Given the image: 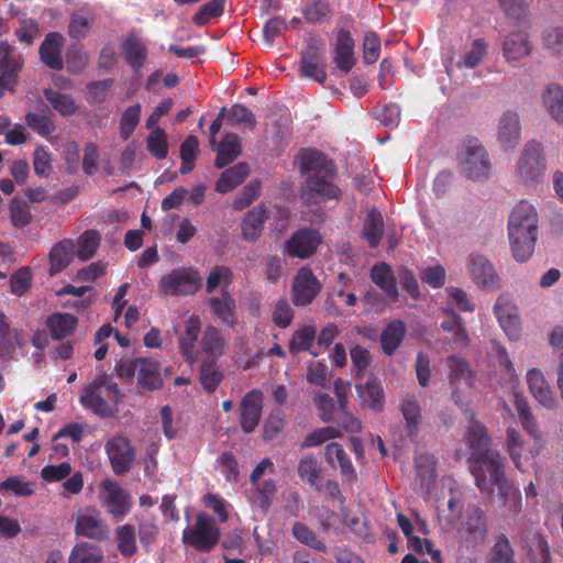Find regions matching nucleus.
Here are the masks:
<instances>
[{
    "label": "nucleus",
    "mask_w": 563,
    "mask_h": 563,
    "mask_svg": "<svg viewBox=\"0 0 563 563\" xmlns=\"http://www.w3.org/2000/svg\"><path fill=\"white\" fill-rule=\"evenodd\" d=\"M466 439L471 450L470 459L476 463L472 471L476 486L488 494L496 488L509 511L517 514L521 509V494L507 484L500 455L489 449L485 428L478 421L470 420Z\"/></svg>",
    "instance_id": "nucleus-1"
},
{
    "label": "nucleus",
    "mask_w": 563,
    "mask_h": 563,
    "mask_svg": "<svg viewBox=\"0 0 563 563\" xmlns=\"http://www.w3.org/2000/svg\"><path fill=\"white\" fill-rule=\"evenodd\" d=\"M514 405L518 412L522 428L533 439V444L529 448L527 454H525V443L518 431L512 428L507 430L506 446L509 456L520 472H526L528 459H534L538 456L544 446L542 434L538 428L537 421L531 413L527 399L520 393H514Z\"/></svg>",
    "instance_id": "nucleus-2"
},
{
    "label": "nucleus",
    "mask_w": 563,
    "mask_h": 563,
    "mask_svg": "<svg viewBox=\"0 0 563 563\" xmlns=\"http://www.w3.org/2000/svg\"><path fill=\"white\" fill-rule=\"evenodd\" d=\"M538 223V212L531 202L521 200L511 209L508 217V236L516 261L525 262L533 254Z\"/></svg>",
    "instance_id": "nucleus-3"
},
{
    "label": "nucleus",
    "mask_w": 563,
    "mask_h": 563,
    "mask_svg": "<svg viewBox=\"0 0 563 563\" xmlns=\"http://www.w3.org/2000/svg\"><path fill=\"white\" fill-rule=\"evenodd\" d=\"M118 384L106 373L87 384L79 397L81 406L101 418L112 417L121 399Z\"/></svg>",
    "instance_id": "nucleus-4"
},
{
    "label": "nucleus",
    "mask_w": 563,
    "mask_h": 563,
    "mask_svg": "<svg viewBox=\"0 0 563 563\" xmlns=\"http://www.w3.org/2000/svg\"><path fill=\"white\" fill-rule=\"evenodd\" d=\"M547 169L543 145L531 140L525 144L515 166L516 179L525 186H534L542 181Z\"/></svg>",
    "instance_id": "nucleus-5"
},
{
    "label": "nucleus",
    "mask_w": 563,
    "mask_h": 563,
    "mask_svg": "<svg viewBox=\"0 0 563 563\" xmlns=\"http://www.w3.org/2000/svg\"><path fill=\"white\" fill-rule=\"evenodd\" d=\"M120 378H136L137 385L145 390H156L163 386L161 363L148 357L121 360L115 365Z\"/></svg>",
    "instance_id": "nucleus-6"
},
{
    "label": "nucleus",
    "mask_w": 563,
    "mask_h": 563,
    "mask_svg": "<svg viewBox=\"0 0 563 563\" xmlns=\"http://www.w3.org/2000/svg\"><path fill=\"white\" fill-rule=\"evenodd\" d=\"M202 279L192 267L174 268L158 280L157 291L165 297L191 296L201 287Z\"/></svg>",
    "instance_id": "nucleus-7"
},
{
    "label": "nucleus",
    "mask_w": 563,
    "mask_h": 563,
    "mask_svg": "<svg viewBox=\"0 0 563 563\" xmlns=\"http://www.w3.org/2000/svg\"><path fill=\"white\" fill-rule=\"evenodd\" d=\"M459 165L468 179H482L489 175L492 163L487 151L477 139L465 140L460 154Z\"/></svg>",
    "instance_id": "nucleus-8"
},
{
    "label": "nucleus",
    "mask_w": 563,
    "mask_h": 563,
    "mask_svg": "<svg viewBox=\"0 0 563 563\" xmlns=\"http://www.w3.org/2000/svg\"><path fill=\"white\" fill-rule=\"evenodd\" d=\"M220 530L213 518L199 514L194 525L183 531V542L199 552L211 551L219 542Z\"/></svg>",
    "instance_id": "nucleus-9"
},
{
    "label": "nucleus",
    "mask_w": 563,
    "mask_h": 563,
    "mask_svg": "<svg viewBox=\"0 0 563 563\" xmlns=\"http://www.w3.org/2000/svg\"><path fill=\"white\" fill-rule=\"evenodd\" d=\"M100 504L114 518H123L132 507V498L118 482L104 479L100 483Z\"/></svg>",
    "instance_id": "nucleus-10"
},
{
    "label": "nucleus",
    "mask_w": 563,
    "mask_h": 563,
    "mask_svg": "<svg viewBox=\"0 0 563 563\" xmlns=\"http://www.w3.org/2000/svg\"><path fill=\"white\" fill-rule=\"evenodd\" d=\"M493 311L506 336L510 341H519L522 334L521 318L512 300L508 296H499Z\"/></svg>",
    "instance_id": "nucleus-11"
},
{
    "label": "nucleus",
    "mask_w": 563,
    "mask_h": 563,
    "mask_svg": "<svg viewBox=\"0 0 563 563\" xmlns=\"http://www.w3.org/2000/svg\"><path fill=\"white\" fill-rule=\"evenodd\" d=\"M340 189L323 177L309 176L301 191V198L308 207L319 206L329 200H338Z\"/></svg>",
    "instance_id": "nucleus-12"
},
{
    "label": "nucleus",
    "mask_w": 563,
    "mask_h": 563,
    "mask_svg": "<svg viewBox=\"0 0 563 563\" xmlns=\"http://www.w3.org/2000/svg\"><path fill=\"white\" fill-rule=\"evenodd\" d=\"M75 531L78 536L88 539H103L108 536L109 529L101 512L92 507L80 509L76 514Z\"/></svg>",
    "instance_id": "nucleus-13"
},
{
    "label": "nucleus",
    "mask_w": 563,
    "mask_h": 563,
    "mask_svg": "<svg viewBox=\"0 0 563 563\" xmlns=\"http://www.w3.org/2000/svg\"><path fill=\"white\" fill-rule=\"evenodd\" d=\"M106 452L115 474L122 475L130 471L135 459V451L129 439L120 435L111 438L106 443Z\"/></svg>",
    "instance_id": "nucleus-14"
},
{
    "label": "nucleus",
    "mask_w": 563,
    "mask_h": 563,
    "mask_svg": "<svg viewBox=\"0 0 563 563\" xmlns=\"http://www.w3.org/2000/svg\"><path fill=\"white\" fill-rule=\"evenodd\" d=\"M228 340L220 329L209 325L198 343L197 360L218 361L228 350Z\"/></svg>",
    "instance_id": "nucleus-15"
},
{
    "label": "nucleus",
    "mask_w": 563,
    "mask_h": 563,
    "mask_svg": "<svg viewBox=\"0 0 563 563\" xmlns=\"http://www.w3.org/2000/svg\"><path fill=\"white\" fill-rule=\"evenodd\" d=\"M264 395L254 389L241 400L239 408L240 424L244 432L250 433L258 426L262 417Z\"/></svg>",
    "instance_id": "nucleus-16"
},
{
    "label": "nucleus",
    "mask_w": 563,
    "mask_h": 563,
    "mask_svg": "<svg viewBox=\"0 0 563 563\" xmlns=\"http://www.w3.org/2000/svg\"><path fill=\"white\" fill-rule=\"evenodd\" d=\"M467 268L472 280L482 288L498 286V276L494 266L484 255L472 253L467 257Z\"/></svg>",
    "instance_id": "nucleus-17"
},
{
    "label": "nucleus",
    "mask_w": 563,
    "mask_h": 563,
    "mask_svg": "<svg viewBox=\"0 0 563 563\" xmlns=\"http://www.w3.org/2000/svg\"><path fill=\"white\" fill-rule=\"evenodd\" d=\"M497 141L504 148H515L521 137L520 117L517 111L507 110L498 120Z\"/></svg>",
    "instance_id": "nucleus-18"
},
{
    "label": "nucleus",
    "mask_w": 563,
    "mask_h": 563,
    "mask_svg": "<svg viewBox=\"0 0 563 563\" xmlns=\"http://www.w3.org/2000/svg\"><path fill=\"white\" fill-rule=\"evenodd\" d=\"M526 383L533 399L547 409H552L558 401L544 374L539 368H530L526 374Z\"/></svg>",
    "instance_id": "nucleus-19"
},
{
    "label": "nucleus",
    "mask_w": 563,
    "mask_h": 563,
    "mask_svg": "<svg viewBox=\"0 0 563 563\" xmlns=\"http://www.w3.org/2000/svg\"><path fill=\"white\" fill-rule=\"evenodd\" d=\"M320 289L321 285L310 269H299L292 284L295 305L307 306L311 303Z\"/></svg>",
    "instance_id": "nucleus-20"
},
{
    "label": "nucleus",
    "mask_w": 563,
    "mask_h": 563,
    "mask_svg": "<svg viewBox=\"0 0 563 563\" xmlns=\"http://www.w3.org/2000/svg\"><path fill=\"white\" fill-rule=\"evenodd\" d=\"M325 67L321 49L314 44H309L302 51L299 66L301 76L322 84L327 78Z\"/></svg>",
    "instance_id": "nucleus-21"
},
{
    "label": "nucleus",
    "mask_w": 563,
    "mask_h": 563,
    "mask_svg": "<svg viewBox=\"0 0 563 563\" xmlns=\"http://www.w3.org/2000/svg\"><path fill=\"white\" fill-rule=\"evenodd\" d=\"M320 242L321 236L316 230L302 229L287 241L286 250L292 257L307 258L317 251Z\"/></svg>",
    "instance_id": "nucleus-22"
},
{
    "label": "nucleus",
    "mask_w": 563,
    "mask_h": 563,
    "mask_svg": "<svg viewBox=\"0 0 563 563\" xmlns=\"http://www.w3.org/2000/svg\"><path fill=\"white\" fill-rule=\"evenodd\" d=\"M23 59L14 55V48L8 42H0V97L21 69Z\"/></svg>",
    "instance_id": "nucleus-23"
},
{
    "label": "nucleus",
    "mask_w": 563,
    "mask_h": 563,
    "mask_svg": "<svg viewBox=\"0 0 563 563\" xmlns=\"http://www.w3.org/2000/svg\"><path fill=\"white\" fill-rule=\"evenodd\" d=\"M211 146L217 153L214 164L218 168H223L242 154L241 141L234 133H224L222 140Z\"/></svg>",
    "instance_id": "nucleus-24"
},
{
    "label": "nucleus",
    "mask_w": 563,
    "mask_h": 563,
    "mask_svg": "<svg viewBox=\"0 0 563 563\" xmlns=\"http://www.w3.org/2000/svg\"><path fill=\"white\" fill-rule=\"evenodd\" d=\"M64 42V36L57 32L48 33L45 36L40 47V55L46 66L57 70L63 68L62 48Z\"/></svg>",
    "instance_id": "nucleus-25"
},
{
    "label": "nucleus",
    "mask_w": 563,
    "mask_h": 563,
    "mask_svg": "<svg viewBox=\"0 0 563 563\" xmlns=\"http://www.w3.org/2000/svg\"><path fill=\"white\" fill-rule=\"evenodd\" d=\"M200 329L201 321L199 317L191 316L186 320L184 333L179 338L180 352L190 364L197 360L198 347H196V343Z\"/></svg>",
    "instance_id": "nucleus-26"
},
{
    "label": "nucleus",
    "mask_w": 563,
    "mask_h": 563,
    "mask_svg": "<svg viewBox=\"0 0 563 563\" xmlns=\"http://www.w3.org/2000/svg\"><path fill=\"white\" fill-rule=\"evenodd\" d=\"M531 45L523 30L510 33L503 41V54L507 60H519L528 56Z\"/></svg>",
    "instance_id": "nucleus-27"
},
{
    "label": "nucleus",
    "mask_w": 563,
    "mask_h": 563,
    "mask_svg": "<svg viewBox=\"0 0 563 563\" xmlns=\"http://www.w3.org/2000/svg\"><path fill=\"white\" fill-rule=\"evenodd\" d=\"M210 309L223 324L234 325L236 322L235 310L236 305L234 298L228 290H223L220 296L212 297L210 300Z\"/></svg>",
    "instance_id": "nucleus-28"
},
{
    "label": "nucleus",
    "mask_w": 563,
    "mask_h": 563,
    "mask_svg": "<svg viewBox=\"0 0 563 563\" xmlns=\"http://www.w3.org/2000/svg\"><path fill=\"white\" fill-rule=\"evenodd\" d=\"M96 14L89 7H80L70 15L68 34L73 38H84L95 24Z\"/></svg>",
    "instance_id": "nucleus-29"
},
{
    "label": "nucleus",
    "mask_w": 563,
    "mask_h": 563,
    "mask_svg": "<svg viewBox=\"0 0 563 563\" xmlns=\"http://www.w3.org/2000/svg\"><path fill=\"white\" fill-rule=\"evenodd\" d=\"M249 499L251 504L260 508L264 514L269 509L276 492V484L273 479L251 483Z\"/></svg>",
    "instance_id": "nucleus-30"
},
{
    "label": "nucleus",
    "mask_w": 563,
    "mask_h": 563,
    "mask_svg": "<svg viewBox=\"0 0 563 563\" xmlns=\"http://www.w3.org/2000/svg\"><path fill=\"white\" fill-rule=\"evenodd\" d=\"M23 344V338L18 329H11L7 318L0 312V358H11L16 346Z\"/></svg>",
    "instance_id": "nucleus-31"
},
{
    "label": "nucleus",
    "mask_w": 563,
    "mask_h": 563,
    "mask_svg": "<svg viewBox=\"0 0 563 563\" xmlns=\"http://www.w3.org/2000/svg\"><path fill=\"white\" fill-rule=\"evenodd\" d=\"M399 410L402 415L406 430L410 434L415 433L422 419V410L417 396L406 394L400 400Z\"/></svg>",
    "instance_id": "nucleus-32"
},
{
    "label": "nucleus",
    "mask_w": 563,
    "mask_h": 563,
    "mask_svg": "<svg viewBox=\"0 0 563 563\" xmlns=\"http://www.w3.org/2000/svg\"><path fill=\"white\" fill-rule=\"evenodd\" d=\"M449 367L450 384L454 388L470 387L473 383V372L465 360L450 356L446 361Z\"/></svg>",
    "instance_id": "nucleus-33"
},
{
    "label": "nucleus",
    "mask_w": 563,
    "mask_h": 563,
    "mask_svg": "<svg viewBox=\"0 0 563 563\" xmlns=\"http://www.w3.org/2000/svg\"><path fill=\"white\" fill-rule=\"evenodd\" d=\"M267 218V210L264 206H257L250 210L242 221V234L247 241H255L263 231Z\"/></svg>",
    "instance_id": "nucleus-34"
},
{
    "label": "nucleus",
    "mask_w": 563,
    "mask_h": 563,
    "mask_svg": "<svg viewBox=\"0 0 563 563\" xmlns=\"http://www.w3.org/2000/svg\"><path fill=\"white\" fill-rule=\"evenodd\" d=\"M298 162L301 173H314L319 176L320 173H329L331 170V163L325 155L316 150H302L298 155Z\"/></svg>",
    "instance_id": "nucleus-35"
},
{
    "label": "nucleus",
    "mask_w": 563,
    "mask_h": 563,
    "mask_svg": "<svg viewBox=\"0 0 563 563\" xmlns=\"http://www.w3.org/2000/svg\"><path fill=\"white\" fill-rule=\"evenodd\" d=\"M356 390L362 404L374 411L384 408V391L376 378H369L365 385H357Z\"/></svg>",
    "instance_id": "nucleus-36"
},
{
    "label": "nucleus",
    "mask_w": 563,
    "mask_h": 563,
    "mask_svg": "<svg viewBox=\"0 0 563 563\" xmlns=\"http://www.w3.org/2000/svg\"><path fill=\"white\" fill-rule=\"evenodd\" d=\"M371 277L372 280L391 299V301L398 300L399 294L396 286V278L391 268L387 264L380 263L373 266Z\"/></svg>",
    "instance_id": "nucleus-37"
},
{
    "label": "nucleus",
    "mask_w": 563,
    "mask_h": 563,
    "mask_svg": "<svg viewBox=\"0 0 563 563\" xmlns=\"http://www.w3.org/2000/svg\"><path fill=\"white\" fill-rule=\"evenodd\" d=\"M77 325V318L67 312H57L46 320V327L53 339L62 340L70 335Z\"/></svg>",
    "instance_id": "nucleus-38"
},
{
    "label": "nucleus",
    "mask_w": 563,
    "mask_h": 563,
    "mask_svg": "<svg viewBox=\"0 0 563 563\" xmlns=\"http://www.w3.org/2000/svg\"><path fill=\"white\" fill-rule=\"evenodd\" d=\"M75 255V243L71 240H63L58 242L49 253L51 274H57L65 269Z\"/></svg>",
    "instance_id": "nucleus-39"
},
{
    "label": "nucleus",
    "mask_w": 563,
    "mask_h": 563,
    "mask_svg": "<svg viewBox=\"0 0 563 563\" xmlns=\"http://www.w3.org/2000/svg\"><path fill=\"white\" fill-rule=\"evenodd\" d=\"M249 173L250 168L245 163H239L225 169L216 184V190L221 194L231 191L244 181Z\"/></svg>",
    "instance_id": "nucleus-40"
},
{
    "label": "nucleus",
    "mask_w": 563,
    "mask_h": 563,
    "mask_svg": "<svg viewBox=\"0 0 563 563\" xmlns=\"http://www.w3.org/2000/svg\"><path fill=\"white\" fill-rule=\"evenodd\" d=\"M354 42L347 32L341 31L336 37L334 62L336 66L349 71L354 65Z\"/></svg>",
    "instance_id": "nucleus-41"
},
{
    "label": "nucleus",
    "mask_w": 563,
    "mask_h": 563,
    "mask_svg": "<svg viewBox=\"0 0 563 563\" xmlns=\"http://www.w3.org/2000/svg\"><path fill=\"white\" fill-rule=\"evenodd\" d=\"M325 460L332 466H335L336 462L338 466L340 467L341 474L347 481H352L355 478V470L353 467V464L350 461L346 452L340 444L331 442L325 446Z\"/></svg>",
    "instance_id": "nucleus-42"
},
{
    "label": "nucleus",
    "mask_w": 563,
    "mask_h": 563,
    "mask_svg": "<svg viewBox=\"0 0 563 563\" xmlns=\"http://www.w3.org/2000/svg\"><path fill=\"white\" fill-rule=\"evenodd\" d=\"M200 383L205 390L212 393L217 389L224 377L223 368L218 361L198 360Z\"/></svg>",
    "instance_id": "nucleus-43"
},
{
    "label": "nucleus",
    "mask_w": 563,
    "mask_h": 563,
    "mask_svg": "<svg viewBox=\"0 0 563 563\" xmlns=\"http://www.w3.org/2000/svg\"><path fill=\"white\" fill-rule=\"evenodd\" d=\"M102 549L93 543L80 542L70 551L68 563H103Z\"/></svg>",
    "instance_id": "nucleus-44"
},
{
    "label": "nucleus",
    "mask_w": 563,
    "mask_h": 563,
    "mask_svg": "<svg viewBox=\"0 0 563 563\" xmlns=\"http://www.w3.org/2000/svg\"><path fill=\"white\" fill-rule=\"evenodd\" d=\"M462 537L467 536L472 541L482 540L486 533L483 512L478 508H471L467 511V519L459 528Z\"/></svg>",
    "instance_id": "nucleus-45"
},
{
    "label": "nucleus",
    "mask_w": 563,
    "mask_h": 563,
    "mask_svg": "<svg viewBox=\"0 0 563 563\" xmlns=\"http://www.w3.org/2000/svg\"><path fill=\"white\" fill-rule=\"evenodd\" d=\"M542 103L549 114L558 122L563 120V88L556 84L549 85L543 91Z\"/></svg>",
    "instance_id": "nucleus-46"
},
{
    "label": "nucleus",
    "mask_w": 563,
    "mask_h": 563,
    "mask_svg": "<svg viewBox=\"0 0 563 563\" xmlns=\"http://www.w3.org/2000/svg\"><path fill=\"white\" fill-rule=\"evenodd\" d=\"M44 97L53 109L63 117L73 115L78 110V104L68 93L48 88L44 90Z\"/></svg>",
    "instance_id": "nucleus-47"
},
{
    "label": "nucleus",
    "mask_w": 563,
    "mask_h": 563,
    "mask_svg": "<svg viewBox=\"0 0 563 563\" xmlns=\"http://www.w3.org/2000/svg\"><path fill=\"white\" fill-rule=\"evenodd\" d=\"M321 465L316 456L312 454L305 455L298 464L297 472L299 477L307 482L316 490L321 489L319 483L321 475Z\"/></svg>",
    "instance_id": "nucleus-48"
},
{
    "label": "nucleus",
    "mask_w": 563,
    "mask_h": 563,
    "mask_svg": "<svg viewBox=\"0 0 563 563\" xmlns=\"http://www.w3.org/2000/svg\"><path fill=\"white\" fill-rule=\"evenodd\" d=\"M384 233L383 216L377 210H371L363 224V236L371 247H376Z\"/></svg>",
    "instance_id": "nucleus-49"
},
{
    "label": "nucleus",
    "mask_w": 563,
    "mask_h": 563,
    "mask_svg": "<svg viewBox=\"0 0 563 563\" xmlns=\"http://www.w3.org/2000/svg\"><path fill=\"white\" fill-rule=\"evenodd\" d=\"M406 333L405 323L401 321L390 322L382 333L380 341L384 352L393 354L400 345Z\"/></svg>",
    "instance_id": "nucleus-50"
},
{
    "label": "nucleus",
    "mask_w": 563,
    "mask_h": 563,
    "mask_svg": "<svg viewBox=\"0 0 563 563\" xmlns=\"http://www.w3.org/2000/svg\"><path fill=\"white\" fill-rule=\"evenodd\" d=\"M487 55V44L483 40H475L466 47L460 59L455 63L457 68H474Z\"/></svg>",
    "instance_id": "nucleus-51"
},
{
    "label": "nucleus",
    "mask_w": 563,
    "mask_h": 563,
    "mask_svg": "<svg viewBox=\"0 0 563 563\" xmlns=\"http://www.w3.org/2000/svg\"><path fill=\"white\" fill-rule=\"evenodd\" d=\"M118 549L123 556H131L136 553L135 530L131 525H123L115 529Z\"/></svg>",
    "instance_id": "nucleus-52"
},
{
    "label": "nucleus",
    "mask_w": 563,
    "mask_h": 563,
    "mask_svg": "<svg viewBox=\"0 0 563 563\" xmlns=\"http://www.w3.org/2000/svg\"><path fill=\"white\" fill-rule=\"evenodd\" d=\"M199 151V142L196 136H188L180 146L181 166L180 173L188 174L194 169Z\"/></svg>",
    "instance_id": "nucleus-53"
},
{
    "label": "nucleus",
    "mask_w": 563,
    "mask_h": 563,
    "mask_svg": "<svg viewBox=\"0 0 563 563\" xmlns=\"http://www.w3.org/2000/svg\"><path fill=\"white\" fill-rule=\"evenodd\" d=\"M125 59L135 69H140L146 58V48L137 38L130 37L123 44Z\"/></svg>",
    "instance_id": "nucleus-54"
},
{
    "label": "nucleus",
    "mask_w": 563,
    "mask_h": 563,
    "mask_svg": "<svg viewBox=\"0 0 563 563\" xmlns=\"http://www.w3.org/2000/svg\"><path fill=\"white\" fill-rule=\"evenodd\" d=\"M141 106L134 104L129 107L121 117L120 135L123 140H128L134 132L140 122Z\"/></svg>",
    "instance_id": "nucleus-55"
},
{
    "label": "nucleus",
    "mask_w": 563,
    "mask_h": 563,
    "mask_svg": "<svg viewBox=\"0 0 563 563\" xmlns=\"http://www.w3.org/2000/svg\"><path fill=\"white\" fill-rule=\"evenodd\" d=\"M292 536L302 544L318 551H325V544L307 526L296 522L292 526Z\"/></svg>",
    "instance_id": "nucleus-56"
},
{
    "label": "nucleus",
    "mask_w": 563,
    "mask_h": 563,
    "mask_svg": "<svg viewBox=\"0 0 563 563\" xmlns=\"http://www.w3.org/2000/svg\"><path fill=\"white\" fill-rule=\"evenodd\" d=\"M147 148L158 159L165 158L168 152L167 135L161 128H155L147 136Z\"/></svg>",
    "instance_id": "nucleus-57"
},
{
    "label": "nucleus",
    "mask_w": 563,
    "mask_h": 563,
    "mask_svg": "<svg viewBox=\"0 0 563 563\" xmlns=\"http://www.w3.org/2000/svg\"><path fill=\"white\" fill-rule=\"evenodd\" d=\"M99 241H100V238L97 232H95V231L84 232L80 235L79 241H78V251H77L78 257L81 261H88L89 258H91L97 251Z\"/></svg>",
    "instance_id": "nucleus-58"
},
{
    "label": "nucleus",
    "mask_w": 563,
    "mask_h": 563,
    "mask_svg": "<svg viewBox=\"0 0 563 563\" xmlns=\"http://www.w3.org/2000/svg\"><path fill=\"white\" fill-rule=\"evenodd\" d=\"M225 0H210L205 3L194 15L192 20L197 25H205L210 19L222 14Z\"/></svg>",
    "instance_id": "nucleus-59"
},
{
    "label": "nucleus",
    "mask_w": 563,
    "mask_h": 563,
    "mask_svg": "<svg viewBox=\"0 0 563 563\" xmlns=\"http://www.w3.org/2000/svg\"><path fill=\"white\" fill-rule=\"evenodd\" d=\"M314 339L316 328L312 325H305L294 333L290 342V350L296 352L310 350Z\"/></svg>",
    "instance_id": "nucleus-60"
},
{
    "label": "nucleus",
    "mask_w": 563,
    "mask_h": 563,
    "mask_svg": "<svg viewBox=\"0 0 563 563\" xmlns=\"http://www.w3.org/2000/svg\"><path fill=\"white\" fill-rule=\"evenodd\" d=\"M230 283L231 271L227 267H216L210 272L207 278V292L212 294L217 287H221V292L228 290Z\"/></svg>",
    "instance_id": "nucleus-61"
},
{
    "label": "nucleus",
    "mask_w": 563,
    "mask_h": 563,
    "mask_svg": "<svg viewBox=\"0 0 563 563\" xmlns=\"http://www.w3.org/2000/svg\"><path fill=\"white\" fill-rule=\"evenodd\" d=\"M29 128L41 136H48L55 131V124L49 117L30 112L25 115Z\"/></svg>",
    "instance_id": "nucleus-62"
},
{
    "label": "nucleus",
    "mask_w": 563,
    "mask_h": 563,
    "mask_svg": "<svg viewBox=\"0 0 563 563\" xmlns=\"http://www.w3.org/2000/svg\"><path fill=\"white\" fill-rule=\"evenodd\" d=\"M10 214L12 224L15 228H24L31 221V212L25 201L13 198L10 206Z\"/></svg>",
    "instance_id": "nucleus-63"
},
{
    "label": "nucleus",
    "mask_w": 563,
    "mask_h": 563,
    "mask_svg": "<svg viewBox=\"0 0 563 563\" xmlns=\"http://www.w3.org/2000/svg\"><path fill=\"white\" fill-rule=\"evenodd\" d=\"M488 563H515L512 549L505 536L497 538Z\"/></svg>",
    "instance_id": "nucleus-64"
}]
</instances>
